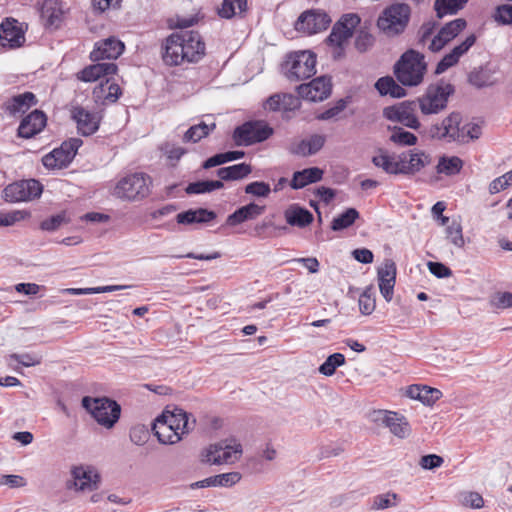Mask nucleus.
<instances>
[{
    "mask_svg": "<svg viewBox=\"0 0 512 512\" xmlns=\"http://www.w3.org/2000/svg\"><path fill=\"white\" fill-rule=\"evenodd\" d=\"M149 185V176L144 173H133L117 182L113 194L122 200L137 201L149 195Z\"/></svg>",
    "mask_w": 512,
    "mask_h": 512,
    "instance_id": "6e6552de",
    "label": "nucleus"
},
{
    "mask_svg": "<svg viewBox=\"0 0 512 512\" xmlns=\"http://www.w3.org/2000/svg\"><path fill=\"white\" fill-rule=\"evenodd\" d=\"M72 119L77 124L78 132L83 136H90L98 129L101 115L97 112H90L83 107H74L71 111Z\"/></svg>",
    "mask_w": 512,
    "mask_h": 512,
    "instance_id": "a211bd4d",
    "label": "nucleus"
},
{
    "mask_svg": "<svg viewBox=\"0 0 512 512\" xmlns=\"http://www.w3.org/2000/svg\"><path fill=\"white\" fill-rule=\"evenodd\" d=\"M221 446V459L219 458H213L214 464H223V463H233L235 462L241 455L242 449L241 445L239 443H236L235 441L227 442L222 441L219 443Z\"/></svg>",
    "mask_w": 512,
    "mask_h": 512,
    "instance_id": "79ce46f5",
    "label": "nucleus"
},
{
    "mask_svg": "<svg viewBox=\"0 0 512 512\" xmlns=\"http://www.w3.org/2000/svg\"><path fill=\"white\" fill-rule=\"evenodd\" d=\"M409 18V5L397 3L384 9L377 20V26L385 35L393 37L404 32Z\"/></svg>",
    "mask_w": 512,
    "mask_h": 512,
    "instance_id": "0eeeda50",
    "label": "nucleus"
},
{
    "mask_svg": "<svg viewBox=\"0 0 512 512\" xmlns=\"http://www.w3.org/2000/svg\"><path fill=\"white\" fill-rule=\"evenodd\" d=\"M489 304L495 309H506L512 307V293L496 292L491 295Z\"/></svg>",
    "mask_w": 512,
    "mask_h": 512,
    "instance_id": "6e6d98bb",
    "label": "nucleus"
},
{
    "mask_svg": "<svg viewBox=\"0 0 512 512\" xmlns=\"http://www.w3.org/2000/svg\"><path fill=\"white\" fill-rule=\"evenodd\" d=\"M71 479L66 482L68 490L92 491L98 488L100 481L97 471L89 465L72 466L70 470Z\"/></svg>",
    "mask_w": 512,
    "mask_h": 512,
    "instance_id": "f8f14e48",
    "label": "nucleus"
},
{
    "mask_svg": "<svg viewBox=\"0 0 512 512\" xmlns=\"http://www.w3.org/2000/svg\"><path fill=\"white\" fill-rule=\"evenodd\" d=\"M41 18L46 27L57 28L61 22L62 11L56 2L47 0L41 7Z\"/></svg>",
    "mask_w": 512,
    "mask_h": 512,
    "instance_id": "58836bf2",
    "label": "nucleus"
},
{
    "mask_svg": "<svg viewBox=\"0 0 512 512\" xmlns=\"http://www.w3.org/2000/svg\"><path fill=\"white\" fill-rule=\"evenodd\" d=\"M403 159L405 156L401 154H389L386 151L381 150L378 155L372 158L373 164L383 169L388 174H403Z\"/></svg>",
    "mask_w": 512,
    "mask_h": 512,
    "instance_id": "cd10ccee",
    "label": "nucleus"
},
{
    "mask_svg": "<svg viewBox=\"0 0 512 512\" xmlns=\"http://www.w3.org/2000/svg\"><path fill=\"white\" fill-rule=\"evenodd\" d=\"M316 54L311 51H296L287 55L283 64L284 74L290 81H302L315 75Z\"/></svg>",
    "mask_w": 512,
    "mask_h": 512,
    "instance_id": "20e7f679",
    "label": "nucleus"
},
{
    "mask_svg": "<svg viewBox=\"0 0 512 512\" xmlns=\"http://www.w3.org/2000/svg\"><path fill=\"white\" fill-rule=\"evenodd\" d=\"M453 93V85L445 81L430 84L425 93L417 99L421 113L423 115L440 113L447 107L448 99Z\"/></svg>",
    "mask_w": 512,
    "mask_h": 512,
    "instance_id": "39448f33",
    "label": "nucleus"
},
{
    "mask_svg": "<svg viewBox=\"0 0 512 512\" xmlns=\"http://www.w3.org/2000/svg\"><path fill=\"white\" fill-rule=\"evenodd\" d=\"M360 217L359 212L355 208H348L343 213L335 217L331 223L333 231H341L349 228Z\"/></svg>",
    "mask_w": 512,
    "mask_h": 512,
    "instance_id": "a18cd8bd",
    "label": "nucleus"
},
{
    "mask_svg": "<svg viewBox=\"0 0 512 512\" xmlns=\"http://www.w3.org/2000/svg\"><path fill=\"white\" fill-rule=\"evenodd\" d=\"M468 0H435L434 9L439 19L456 14Z\"/></svg>",
    "mask_w": 512,
    "mask_h": 512,
    "instance_id": "c03bdc74",
    "label": "nucleus"
},
{
    "mask_svg": "<svg viewBox=\"0 0 512 512\" xmlns=\"http://www.w3.org/2000/svg\"><path fill=\"white\" fill-rule=\"evenodd\" d=\"M43 190L41 183L35 179L21 180L9 184L3 190L6 201L22 202L40 197Z\"/></svg>",
    "mask_w": 512,
    "mask_h": 512,
    "instance_id": "ddd939ff",
    "label": "nucleus"
},
{
    "mask_svg": "<svg viewBox=\"0 0 512 512\" xmlns=\"http://www.w3.org/2000/svg\"><path fill=\"white\" fill-rule=\"evenodd\" d=\"M68 223V219L64 212L53 215L41 222V229L44 231H55L59 229L63 224Z\"/></svg>",
    "mask_w": 512,
    "mask_h": 512,
    "instance_id": "4d7b16f0",
    "label": "nucleus"
},
{
    "mask_svg": "<svg viewBox=\"0 0 512 512\" xmlns=\"http://www.w3.org/2000/svg\"><path fill=\"white\" fill-rule=\"evenodd\" d=\"M117 69V65L113 62L96 63L85 67L77 74V77L81 81L92 82L116 74Z\"/></svg>",
    "mask_w": 512,
    "mask_h": 512,
    "instance_id": "c85d7f7f",
    "label": "nucleus"
},
{
    "mask_svg": "<svg viewBox=\"0 0 512 512\" xmlns=\"http://www.w3.org/2000/svg\"><path fill=\"white\" fill-rule=\"evenodd\" d=\"M376 420L389 428L390 432L398 438H407L411 433L407 419L396 412L380 411Z\"/></svg>",
    "mask_w": 512,
    "mask_h": 512,
    "instance_id": "aec40b11",
    "label": "nucleus"
},
{
    "mask_svg": "<svg viewBox=\"0 0 512 512\" xmlns=\"http://www.w3.org/2000/svg\"><path fill=\"white\" fill-rule=\"evenodd\" d=\"M286 100H289V101H296V99H294V97L292 95H279V94H275V95H272L270 96L267 101H266V108L269 109V110H272V111H277V110H280V109H286L287 108V105L288 103L286 102ZM291 103H289L290 105Z\"/></svg>",
    "mask_w": 512,
    "mask_h": 512,
    "instance_id": "13d9d810",
    "label": "nucleus"
},
{
    "mask_svg": "<svg viewBox=\"0 0 512 512\" xmlns=\"http://www.w3.org/2000/svg\"><path fill=\"white\" fill-rule=\"evenodd\" d=\"M270 192V185L262 181L251 182L245 187V193L256 197H268Z\"/></svg>",
    "mask_w": 512,
    "mask_h": 512,
    "instance_id": "bf43d9fd",
    "label": "nucleus"
},
{
    "mask_svg": "<svg viewBox=\"0 0 512 512\" xmlns=\"http://www.w3.org/2000/svg\"><path fill=\"white\" fill-rule=\"evenodd\" d=\"M428 269L431 274L437 278H446L451 276L452 271L446 265L440 262H428Z\"/></svg>",
    "mask_w": 512,
    "mask_h": 512,
    "instance_id": "774afa93",
    "label": "nucleus"
},
{
    "mask_svg": "<svg viewBox=\"0 0 512 512\" xmlns=\"http://www.w3.org/2000/svg\"><path fill=\"white\" fill-rule=\"evenodd\" d=\"M160 418L172 426L174 431L181 432L182 437L193 430L196 424L195 418L192 417L191 419V415L181 408H176L173 412H165Z\"/></svg>",
    "mask_w": 512,
    "mask_h": 512,
    "instance_id": "5701e85b",
    "label": "nucleus"
},
{
    "mask_svg": "<svg viewBox=\"0 0 512 512\" xmlns=\"http://www.w3.org/2000/svg\"><path fill=\"white\" fill-rule=\"evenodd\" d=\"M427 65L424 55L416 50H407L394 66L397 80L404 86H417L424 78Z\"/></svg>",
    "mask_w": 512,
    "mask_h": 512,
    "instance_id": "7ed1b4c3",
    "label": "nucleus"
},
{
    "mask_svg": "<svg viewBox=\"0 0 512 512\" xmlns=\"http://www.w3.org/2000/svg\"><path fill=\"white\" fill-rule=\"evenodd\" d=\"M216 128V124L213 122L210 125L205 122H201L197 125L191 126L183 136L184 142H198L202 138L208 136Z\"/></svg>",
    "mask_w": 512,
    "mask_h": 512,
    "instance_id": "49530a36",
    "label": "nucleus"
},
{
    "mask_svg": "<svg viewBox=\"0 0 512 512\" xmlns=\"http://www.w3.org/2000/svg\"><path fill=\"white\" fill-rule=\"evenodd\" d=\"M82 143V140L79 138H70L64 141L59 148H55L42 158L43 165L48 169L67 167L74 159Z\"/></svg>",
    "mask_w": 512,
    "mask_h": 512,
    "instance_id": "9b49d317",
    "label": "nucleus"
},
{
    "mask_svg": "<svg viewBox=\"0 0 512 512\" xmlns=\"http://www.w3.org/2000/svg\"><path fill=\"white\" fill-rule=\"evenodd\" d=\"M162 49V59L169 66L196 63L205 55V43L196 31L171 34L165 40Z\"/></svg>",
    "mask_w": 512,
    "mask_h": 512,
    "instance_id": "f257e3e1",
    "label": "nucleus"
},
{
    "mask_svg": "<svg viewBox=\"0 0 512 512\" xmlns=\"http://www.w3.org/2000/svg\"><path fill=\"white\" fill-rule=\"evenodd\" d=\"M47 123V117L41 110H34L24 117L18 127V135L22 138H31L40 133Z\"/></svg>",
    "mask_w": 512,
    "mask_h": 512,
    "instance_id": "b1692460",
    "label": "nucleus"
},
{
    "mask_svg": "<svg viewBox=\"0 0 512 512\" xmlns=\"http://www.w3.org/2000/svg\"><path fill=\"white\" fill-rule=\"evenodd\" d=\"M466 27V21L462 18L455 19L445 24L438 34L431 39L429 49L433 52L441 50L448 42L453 40Z\"/></svg>",
    "mask_w": 512,
    "mask_h": 512,
    "instance_id": "6ab92c4d",
    "label": "nucleus"
},
{
    "mask_svg": "<svg viewBox=\"0 0 512 512\" xmlns=\"http://www.w3.org/2000/svg\"><path fill=\"white\" fill-rule=\"evenodd\" d=\"M223 187L224 184L221 180H204L188 184L185 191L187 194H203Z\"/></svg>",
    "mask_w": 512,
    "mask_h": 512,
    "instance_id": "09e8293b",
    "label": "nucleus"
},
{
    "mask_svg": "<svg viewBox=\"0 0 512 512\" xmlns=\"http://www.w3.org/2000/svg\"><path fill=\"white\" fill-rule=\"evenodd\" d=\"M252 172L249 164L240 163L228 167H223L217 170V175L221 180H239L248 176Z\"/></svg>",
    "mask_w": 512,
    "mask_h": 512,
    "instance_id": "ea45409f",
    "label": "nucleus"
},
{
    "mask_svg": "<svg viewBox=\"0 0 512 512\" xmlns=\"http://www.w3.org/2000/svg\"><path fill=\"white\" fill-rule=\"evenodd\" d=\"M331 22V17L323 10H306L296 20L295 30L308 35L317 34L326 30Z\"/></svg>",
    "mask_w": 512,
    "mask_h": 512,
    "instance_id": "4468645a",
    "label": "nucleus"
},
{
    "mask_svg": "<svg viewBox=\"0 0 512 512\" xmlns=\"http://www.w3.org/2000/svg\"><path fill=\"white\" fill-rule=\"evenodd\" d=\"M152 430L162 444H175L182 439L181 432H176L172 426L165 423L160 417L156 419Z\"/></svg>",
    "mask_w": 512,
    "mask_h": 512,
    "instance_id": "e433bc0d",
    "label": "nucleus"
},
{
    "mask_svg": "<svg viewBox=\"0 0 512 512\" xmlns=\"http://www.w3.org/2000/svg\"><path fill=\"white\" fill-rule=\"evenodd\" d=\"M495 19L505 25L512 24V4L498 6Z\"/></svg>",
    "mask_w": 512,
    "mask_h": 512,
    "instance_id": "e2e57ef3",
    "label": "nucleus"
},
{
    "mask_svg": "<svg viewBox=\"0 0 512 512\" xmlns=\"http://www.w3.org/2000/svg\"><path fill=\"white\" fill-rule=\"evenodd\" d=\"M215 218L216 213L205 208L189 209L176 216L177 222L184 225L209 223Z\"/></svg>",
    "mask_w": 512,
    "mask_h": 512,
    "instance_id": "473e14b6",
    "label": "nucleus"
},
{
    "mask_svg": "<svg viewBox=\"0 0 512 512\" xmlns=\"http://www.w3.org/2000/svg\"><path fill=\"white\" fill-rule=\"evenodd\" d=\"M462 504L473 509H480L484 505V500L478 492H466L462 495Z\"/></svg>",
    "mask_w": 512,
    "mask_h": 512,
    "instance_id": "680f3d73",
    "label": "nucleus"
},
{
    "mask_svg": "<svg viewBox=\"0 0 512 512\" xmlns=\"http://www.w3.org/2000/svg\"><path fill=\"white\" fill-rule=\"evenodd\" d=\"M360 21V17L357 14L350 13L341 16L333 25L325 42L330 48L331 56L334 60H340L345 56L348 42Z\"/></svg>",
    "mask_w": 512,
    "mask_h": 512,
    "instance_id": "f03ea898",
    "label": "nucleus"
},
{
    "mask_svg": "<svg viewBox=\"0 0 512 512\" xmlns=\"http://www.w3.org/2000/svg\"><path fill=\"white\" fill-rule=\"evenodd\" d=\"M325 143V136L313 134L307 139L294 142L289 147V152L297 156H309L316 154Z\"/></svg>",
    "mask_w": 512,
    "mask_h": 512,
    "instance_id": "bb28decb",
    "label": "nucleus"
},
{
    "mask_svg": "<svg viewBox=\"0 0 512 512\" xmlns=\"http://www.w3.org/2000/svg\"><path fill=\"white\" fill-rule=\"evenodd\" d=\"M402 156H405L403 165L401 166L403 168V175H413L429 165L432 161L429 154L417 149L403 152Z\"/></svg>",
    "mask_w": 512,
    "mask_h": 512,
    "instance_id": "a878e982",
    "label": "nucleus"
},
{
    "mask_svg": "<svg viewBox=\"0 0 512 512\" xmlns=\"http://www.w3.org/2000/svg\"><path fill=\"white\" fill-rule=\"evenodd\" d=\"M323 177V170L318 167L306 168L293 174L290 186L293 189H301L308 184L318 182Z\"/></svg>",
    "mask_w": 512,
    "mask_h": 512,
    "instance_id": "f704fd0d",
    "label": "nucleus"
},
{
    "mask_svg": "<svg viewBox=\"0 0 512 512\" xmlns=\"http://www.w3.org/2000/svg\"><path fill=\"white\" fill-rule=\"evenodd\" d=\"M377 276L380 293L387 302H390L393 297L396 280L395 263L390 259H386L378 268Z\"/></svg>",
    "mask_w": 512,
    "mask_h": 512,
    "instance_id": "412c9836",
    "label": "nucleus"
},
{
    "mask_svg": "<svg viewBox=\"0 0 512 512\" xmlns=\"http://www.w3.org/2000/svg\"><path fill=\"white\" fill-rule=\"evenodd\" d=\"M358 303L362 314L370 315L374 311L376 304L372 286L366 287L361 293Z\"/></svg>",
    "mask_w": 512,
    "mask_h": 512,
    "instance_id": "603ef678",
    "label": "nucleus"
},
{
    "mask_svg": "<svg viewBox=\"0 0 512 512\" xmlns=\"http://www.w3.org/2000/svg\"><path fill=\"white\" fill-rule=\"evenodd\" d=\"M25 43L22 24L13 18H6L0 24V44L4 48L15 49Z\"/></svg>",
    "mask_w": 512,
    "mask_h": 512,
    "instance_id": "f3484780",
    "label": "nucleus"
},
{
    "mask_svg": "<svg viewBox=\"0 0 512 512\" xmlns=\"http://www.w3.org/2000/svg\"><path fill=\"white\" fill-rule=\"evenodd\" d=\"M375 39L373 35L365 29H360L356 33L354 46L360 53L367 52L374 45Z\"/></svg>",
    "mask_w": 512,
    "mask_h": 512,
    "instance_id": "5fc2aeb1",
    "label": "nucleus"
},
{
    "mask_svg": "<svg viewBox=\"0 0 512 512\" xmlns=\"http://www.w3.org/2000/svg\"><path fill=\"white\" fill-rule=\"evenodd\" d=\"M265 211V206H260L256 203H249L245 206L238 208L226 219L228 226H236L245 221L254 220Z\"/></svg>",
    "mask_w": 512,
    "mask_h": 512,
    "instance_id": "c756f323",
    "label": "nucleus"
},
{
    "mask_svg": "<svg viewBox=\"0 0 512 512\" xmlns=\"http://www.w3.org/2000/svg\"><path fill=\"white\" fill-rule=\"evenodd\" d=\"M273 134V129L264 121H248L238 126L233 132L237 146H249L263 142Z\"/></svg>",
    "mask_w": 512,
    "mask_h": 512,
    "instance_id": "1a4fd4ad",
    "label": "nucleus"
},
{
    "mask_svg": "<svg viewBox=\"0 0 512 512\" xmlns=\"http://www.w3.org/2000/svg\"><path fill=\"white\" fill-rule=\"evenodd\" d=\"M247 8V0H223L218 14L222 18H232L237 14H241Z\"/></svg>",
    "mask_w": 512,
    "mask_h": 512,
    "instance_id": "de8ad7c7",
    "label": "nucleus"
},
{
    "mask_svg": "<svg viewBox=\"0 0 512 512\" xmlns=\"http://www.w3.org/2000/svg\"><path fill=\"white\" fill-rule=\"evenodd\" d=\"M345 363V357L341 353H334L327 357L319 367V372L325 376H332L336 369Z\"/></svg>",
    "mask_w": 512,
    "mask_h": 512,
    "instance_id": "3c124183",
    "label": "nucleus"
},
{
    "mask_svg": "<svg viewBox=\"0 0 512 512\" xmlns=\"http://www.w3.org/2000/svg\"><path fill=\"white\" fill-rule=\"evenodd\" d=\"M461 120L459 113L452 112L441 123L432 125L428 134L433 139L464 143L463 129L460 127Z\"/></svg>",
    "mask_w": 512,
    "mask_h": 512,
    "instance_id": "9d476101",
    "label": "nucleus"
},
{
    "mask_svg": "<svg viewBox=\"0 0 512 512\" xmlns=\"http://www.w3.org/2000/svg\"><path fill=\"white\" fill-rule=\"evenodd\" d=\"M121 95V89L115 82H111L110 78L101 81L93 90V96L98 101L105 99L109 102H115Z\"/></svg>",
    "mask_w": 512,
    "mask_h": 512,
    "instance_id": "4c0bfd02",
    "label": "nucleus"
},
{
    "mask_svg": "<svg viewBox=\"0 0 512 512\" xmlns=\"http://www.w3.org/2000/svg\"><path fill=\"white\" fill-rule=\"evenodd\" d=\"M417 108H419L417 101H404L398 106L386 108L384 115L389 120L397 121L412 129H417L420 126L415 115Z\"/></svg>",
    "mask_w": 512,
    "mask_h": 512,
    "instance_id": "2eb2a0df",
    "label": "nucleus"
},
{
    "mask_svg": "<svg viewBox=\"0 0 512 512\" xmlns=\"http://www.w3.org/2000/svg\"><path fill=\"white\" fill-rule=\"evenodd\" d=\"M406 395L424 405L431 406L441 398L442 392L426 385H410L406 390Z\"/></svg>",
    "mask_w": 512,
    "mask_h": 512,
    "instance_id": "7c9ffc66",
    "label": "nucleus"
},
{
    "mask_svg": "<svg viewBox=\"0 0 512 512\" xmlns=\"http://www.w3.org/2000/svg\"><path fill=\"white\" fill-rule=\"evenodd\" d=\"M123 51V42L114 37H109L96 43L95 48L90 53V59L94 62L104 59H117Z\"/></svg>",
    "mask_w": 512,
    "mask_h": 512,
    "instance_id": "4be33fe9",
    "label": "nucleus"
},
{
    "mask_svg": "<svg viewBox=\"0 0 512 512\" xmlns=\"http://www.w3.org/2000/svg\"><path fill=\"white\" fill-rule=\"evenodd\" d=\"M241 475L238 472L223 473L205 478L191 484V488H207V487H231L238 483Z\"/></svg>",
    "mask_w": 512,
    "mask_h": 512,
    "instance_id": "2f4dec72",
    "label": "nucleus"
},
{
    "mask_svg": "<svg viewBox=\"0 0 512 512\" xmlns=\"http://www.w3.org/2000/svg\"><path fill=\"white\" fill-rule=\"evenodd\" d=\"M443 462L444 460L441 456L436 454H429L422 456L419 464L423 469L431 470L440 467Z\"/></svg>",
    "mask_w": 512,
    "mask_h": 512,
    "instance_id": "338daca9",
    "label": "nucleus"
},
{
    "mask_svg": "<svg viewBox=\"0 0 512 512\" xmlns=\"http://www.w3.org/2000/svg\"><path fill=\"white\" fill-rule=\"evenodd\" d=\"M286 222L291 226L304 228L313 222V214L298 205H291L284 212Z\"/></svg>",
    "mask_w": 512,
    "mask_h": 512,
    "instance_id": "72a5a7b5",
    "label": "nucleus"
},
{
    "mask_svg": "<svg viewBox=\"0 0 512 512\" xmlns=\"http://www.w3.org/2000/svg\"><path fill=\"white\" fill-rule=\"evenodd\" d=\"M398 495L396 493H387L378 495L374 498L373 507L376 509H384L396 505Z\"/></svg>",
    "mask_w": 512,
    "mask_h": 512,
    "instance_id": "052dcab7",
    "label": "nucleus"
},
{
    "mask_svg": "<svg viewBox=\"0 0 512 512\" xmlns=\"http://www.w3.org/2000/svg\"><path fill=\"white\" fill-rule=\"evenodd\" d=\"M36 103V96L32 92H25L12 97L5 104V109L9 114L16 115L17 113H25L30 107L36 105Z\"/></svg>",
    "mask_w": 512,
    "mask_h": 512,
    "instance_id": "c9c22d12",
    "label": "nucleus"
},
{
    "mask_svg": "<svg viewBox=\"0 0 512 512\" xmlns=\"http://www.w3.org/2000/svg\"><path fill=\"white\" fill-rule=\"evenodd\" d=\"M463 168V161L457 156H442L439 158L436 171L439 174L453 176L458 174Z\"/></svg>",
    "mask_w": 512,
    "mask_h": 512,
    "instance_id": "37998d69",
    "label": "nucleus"
},
{
    "mask_svg": "<svg viewBox=\"0 0 512 512\" xmlns=\"http://www.w3.org/2000/svg\"><path fill=\"white\" fill-rule=\"evenodd\" d=\"M475 35H469L462 43L453 48V50L446 54L441 61L437 64L435 73L442 74L450 67L458 63L460 57L464 55L475 43Z\"/></svg>",
    "mask_w": 512,
    "mask_h": 512,
    "instance_id": "393cba45",
    "label": "nucleus"
},
{
    "mask_svg": "<svg viewBox=\"0 0 512 512\" xmlns=\"http://www.w3.org/2000/svg\"><path fill=\"white\" fill-rule=\"evenodd\" d=\"M27 216V212L25 211H12L8 213H0V218L2 220L1 226H10L14 223L24 219Z\"/></svg>",
    "mask_w": 512,
    "mask_h": 512,
    "instance_id": "69168bd1",
    "label": "nucleus"
},
{
    "mask_svg": "<svg viewBox=\"0 0 512 512\" xmlns=\"http://www.w3.org/2000/svg\"><path fill=\"white\" fill-rule=\"evenodd\" d=\"M446 238L457 248H463L465 245V240L462 233L461 223L457 220H453L450 224L447 225L446 229Z\"/></svg>",
    "mask_w": 512,
    "mask_h": 512,
    "instance_id": "8fccbe9b",
    "label": "nucleus"
},
{
    "mask_svg": "<svg viewBox=\"0 0 512 512\" xmlns=\"http://www.w3.org/2000/svg\"><path fill=\"white\" fill-rule=\"evenodd\" d=\"M10 358L14 359L25 367L35 366L41 363V357L29 353L12 354L10 355Z\"/></svg>",
    "mask_w": 512,
    "mask_h": 512,
    "instance_id": "0e129e2a",
    "label": "nucleus"
},
{
    "mask_svg": "<svg viewBox=\"0 0 512 512\" xmlns=\"http://www.w3.org/2000/svg\"><path fill=\"white\" fill-rule=\"evenodd\" d=\"M390 141L400 146H411L416 144L417 137L403 128H394Z\"/></svg>",
    "mask_w": 512,
    "mask_h": 512,
    "instance_id": "864d4df0",
    "label": "nucleus"
},
{
    "mask_svg": "<svg viewBox=\"0 0 512 512\" xmlns=\"http://www.w3.org/2000/svg\"><path fill=\"white\" fill-rule=\"evenodd\" d=\"M82 406L92 415L98 424L112 428L118 421L121 413L120 405L106 397L82 399Z\"/></svg>",
    "mask_w": 512,
    "mask_h": 512,
    "instance_id": "423d86ee",
    "label": "nucleus"
},
{
    "mask_svg": "<svg viewBox=\"0 0 512 512\" xmlns=\"http://www.w3.org/2000/svg\"><path fill=\"white\" fill-rule=\"evenodd\" d=\"M375 88L381 95H390L394 98H401L406 95L405 89L389 76L378 79Z\"/></svg>",
    "mask_w": 512,
    "mask_h": 512,
    "instance_id": "a19ab883",
    "label": "nucleus"
},
{
    "mask_svg": "<svg viewBox=\"0 0 512 512\" xmlns=\"http://www.w3.org/2000/svg\"><path fill=\"white\" fill-rule=\"evenodd\" d=\"M331 81L326 76H320L311 82L301 84L297 87L298 95L311 102H320L327 99L331 94Z\"/></svg>",
    "mask_w": 512,
    "mask_h": 512,
    "instance_id": "dca6fc26",
    "label": "nucleus"
}]
</instances>
